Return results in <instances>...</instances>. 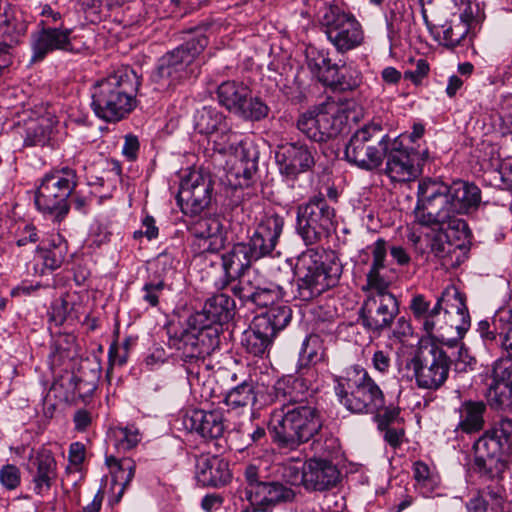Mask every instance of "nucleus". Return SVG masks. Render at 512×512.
Instances as JSON below:
<instances>
[{
  "mask_svg": "<svg viewBox=\"0 0 512 512\" xmlns=\"http://www.w3.org/2000/svg\"><path fill=\"white\" fill-rule=\"evenodd\" d=\"M311 377L297 370L295 376L279 379L273 386L276 398L282 399L283 404L270 413L267 429L279 449L296 450L322 429L321 413L308 399Z\"/></svg>",
  "mask_w": 512,
  "mask_h": 512,
  "instance_id": "obj_1",
  "label": "nucleus"
},
{
  "mask_svg": "<svg viewBox=\"0 0 512 512\" xmlns=\"http://www.w3.org/2000/svg\"><path fill=\"white\" fill-rule=\"evenodd\" d=\"M234 314V300L225 293L215 294L202 311L188 317L187 328L169 337V345L179 352L188 376L199 377L201 364L220 344L222 325Z\"/></svg>",
  "mask_w": 512,
  "mask_h": 512,
  "instance_id": "obj_2",
  "label": "nucleus"
},
{
  "mask_svg": "<svg viewBox=\"0 0 512 512\" xmlns=\"http://www.w3.org/2000/svg\"><path fill=\"white\" fill-rule=\"evenodd\" d=\"M210 27V23L201 22L186 29L184 33L191 37L158 59L152 74V81L157 84V89L173 90L198 76L200 67L196 59L209 44L206 32Z\"/></svg>",
  "mask_w": 512,
  "mask_h": 512,
  "instance_id": "obj_3",
  "label": "nucleus"
},
{
  "mask_svg": "<svg viewBox=\"0 0 512 512\" xmlns=\"http://www.w3.org/2000/svg\"><path fill=\"white\" fill-rule=\"evenodd\" d=\"M140 85L133 69H119L98 80L91 89V108L106 122H118L135 107V96Z\"/></svg>",
  "mask_w": 512,
  "mask_h": 512,
  "instance_id": "obj_4",
  "label": "nucleus"
},
{
  "mask_svg": "<svg viewBox=\"0 0 512 512\" xmlns=\"http://www.w3.org/2000/svg\"><path fill=\"white\" fill-rule=\"evenodd\" d=\"M342 266L333 253L309 249L301 253L295 264L297 297L310 301L330 288L340 279Z\"/></svg>",
  "mask_w": 512,
  "mask_h": 512,
  "instance_id": "obj_5",
  "label": "nucleus"
},
{
  "mask_svg": "<svg viewBox=\"0 0 512 512\" xmlns=\"http://www.w3.org/2000/svg\"><path fill=\"white\" fill-rule=\"evenodd\" d=\"M473 471L483 480L498 479L506 469L505 456L512 450V420L501 418L472 446Z\"/></svg>",
  "mask_w": 512,
  "mask_h": 512,
  "instance_id": "obj_6",
  "label": "nucleus"
},
{
  "mask_svg": "<svg viewBox=\"0 0 512 512\" xmlns=\"http://www.w3.org/2000/svg\"><path fill=\"white\" fill-rule=\"evenodd\" d=\"M213 151L222 155H234L235 162L227 172V181L234 188H248L258 180L259 151L251 143L225 123L211 135Z\"/></svg>",
  "mask_w": 512,
  "mask_h": 512,
  "instance_id": "obj_7",
  "label": "nucleus"
},
{
  "mask_svg": "<svg viewBox=\"0 0 512 512\" xmlns=\"http://www.w3.org/2000/svg\"><path fill=\"white\" fill-rule=\"evenodd\" d=\"M335 394L340 403L353 413L373 414L384 408L385 395L369 372L354 365L345 376L335 379Z\"/></svg>",
  "mask_w": 512,
  "mask_h": 512,
  "instance_id": "obj_8",
  "label": "nucleus"
},
{
  "mask_svg": "<svg viewBox=\"0 0 512 512\" xmlns=\"http://www.w3.org/2000/svg\"><path fill=\"white\" fill-rule=\"evenodd\" d=\"M77 186L76 171L70 167L54 169L40 180L35 205L47 218L62 222L69 212L68 198Z\"/></svg>",
  "mask_w": 512,
  "mask_h": 512,
  "instance_id": "obj_9",
  "label": "nucleus"
},
{
  "mask_svg": "<svg viewBox=\"0 0 512 512\" xmlns=\"http://www.w3.org/2000/svg\"><path fill=\"white\" fill-rule=\"evenodd\" d=\"M243 476L245 485L242 493L250 504L248 507L256 512H271L276 504L290 502L295 498L294 490L270 479L263 466L248 464Z\"/></svg>",
  "mask_w": 512,
  "mask_h": 512,
  "instance_id": "obj_10",
  "label": "nucleus"
},
{
  "mask_svg": "<svg viewBox=\"0 0 512 512\" xmlns=\"http://www.w3.org/2000/svg\"><path fill=\"white\" fill-rule=\"evenodd\" d=\"M319 25L327 40L340 54L352 51L364 42L361 23L353 13L338 4H327L320 10Z\"/></svg>",
  "mask_w": 512,
  "mask_h": 512,
  "instance_id": "obj_11",
  "label": "nucleus"
},
{
  "mask_svg": "<svg viewBox=\"0 0 512 512\" xmlns=\"http://www.w3.org/2000/svg\"><path fill=\"white\" fill-rule=\"evenodd\" d=\"M389 138L382 124L372 121L352 134L345 145V159L363 170L372 171L382 164Z\"/></svg>",
  "mask_w": 512,
  "mask_h": 512,
  "instance_id": "obj_12",
  "label": "nucleus"
},
{
  "mask_svg": "<svg viewBox=\"0 0 512 512\" xmlns=\"http://www.w3.org/2000/svg\"><path fill=\"white\" fill-rule=\"evenodd\" d=\"M452 359L436 344L422 345L406 360V368L411 370L417 386L436 391L448 379Z\"/></svg>",
  "mask_w": 512,
  "mask_h": 512,
  "instance_id": "obj_13",
  "label": "nucleus"
},
{
  "mask_svg": "<svg viewBox=\"0 0 512 512\" xmlns=\"http://www.w3.org/2000/svg\"><path fill=\"white\" fill-rule=\"evenodd\" d=\"M30 65L43 62L55 51L80 54L87 49L85 43L77 40L71 28L37 23V29L30 34Z\"/></svg>",
  "mask_w": 512,
  "mask_h": 512,
  "instance_id": "obj_14",
  "label": "nucleus"
},
{
  "mask_svg": "<svg viewBox=\"0 0 512 512\" xmlns=\"http://www.w3.org/2000/svg\"><path fill=\"white\" fill-rule=\"evenodd\" d=\"M346 123L344 111L334 103H322L301 113L297 129L308 139L325 143L337 137Z\"/></svg>",
  "mask_w": 512,
  "mask_h": 512,
  "instance_id": "obj_15",
  "label": "nucleus"
},
{
  "mask_svg": "<svg viewBox=\"0 0 512 512\" xmlns=\"http://www.w3.org/2000/svg\"><path fill=\"white\" fill-rule=\"evenodd\" d=\"M214 180L205 169L190 171L181 181L177 202L184 215L201 216L209 209L213 199Z\"/></svg>",
  "mask_w": 512,
  "mask_h": 512,
  "instance_id": "obj_16",
  "label": "nucleus"
},
{
  "mask_svg": "<svg viewBox=\"0 0 512 512\" xmlns=\"http://www.w3.org/2000/svg\"><path fill=\"white\" fill-rule=\"evenodd\" d=\"M384 158L386 174L396 182H407L421 173V166L429 156L427 149L422 152L414 148L404 147L399 137L389 138Z\"/></svg>",
  "mask_w": 512,
  "mask_h": 512,
  "instance_id": "obj_17",
  "label": "nucleus"
},
{
  "mask_svg": "<svg viewBox=\"0 0 512 512\" xmlns=\"http://www.w3.org/2000/svg\"><path fill=\"white\" fill-rule=\"evenodd\" d=\"M27 29L22 12L0 0V66L6 69L13 63L15 49L22 43Z\"/></svg>",
  "mask_w": 512,
  "mask_h": 512,
  "instance_id": "obj_18",
  "label": "nucleus"
},
{
  "mask_svg": "<svg viewBox=\"0 0 512 512\" xmlns=\"http://www.w3.org/2000/svg\"><path fill=\"white\" fill-rule=\"evenodd\" d=\"M449 188L450 186L430 178L419 182L415 210L427 219L419 221L418 224H446L449 220Z\"/></svg>",
  "mask_w": 512,
  "mask_h": 512,
  "instance_id": "obj_19",
  "label": "nucleus"
},
{
  "mask_svg": "<svg viewBox=\"0 0 512 512\" xmlns=\"http://www.w3.org/2000/svg\"><path fill=\"white\" fill-rule=\"evenodd\" d=\"M489 348H499L500 357L494 362L492 382L489 384L487 398L496 409L512 407V355H506L501 343L481 337Z\"/></svg>",
  "mask_w": 512,
  "mask_h": 512,
  "instance_id": "obj_20",
  "label": "nucleus"
},
{
  "mask_svg": "<svg viewBox=\"0 0 512 512\" xmlns=\"http://www.w3.org/2000/svg\"><path fill=\"white\" fill-rule=\"evenodd\" d=\"M398 313L399 303L394 294L366 295L359 318L367 331L380 335L390 328Z\"/></svg>",
  "mask_w": 512,
  "mask_h": 512,
  "instance_id": "obj_21",
  "label": "nucleus"
},
{
  "mask_svg": "<svg viewBox=\"0 0 512 512\" xmlns=\"http://www.w3.org/2000/svg\"><path fill=\"white\" fill-rule=\"evenodd\" d=\"M315 154L316 149L304 142H286L277 146L275 159L281 175L294 180L313 169Z\"/></svg>",
  "mask_w": 512,
  "mask_h": 512,
  "instance_id": "obj_22",
  "label": "nucleus"
},
{
  "mask_svg": "<svg viewBox=\"0 0 512 512\" xmlns=\"http://www.w3.org/2000/svg\"><path fill=\"white\" fill-rule=\"evenodd\" d=\"M449 202L447 214L449 220L446 224H466L457 215L470 214L475 211L481 202V191L474 183L455 181L449 188Z\"/></svg>",
  "mask_w": 512,
  "mask_h": 512,
  "instance_id": "obj_23",
  "label": "nucleus"
},
{
  "mask_svg": "<svg viewBox=\"0 0 512 512\" xmlns=\"http://www.w3.org/2000/svg\"><path fill=\"white\" fill-rule=\"evenodd\" d=\"M439 299L443 307L444 324L455 329L459 336H463L470 327L465 296L456 286L450 285L443 290Z\"/></svg>",
  "mask_w": 512,
  "mask_h": 512,
  "instance_id": "obj_24",
  "label": "nucleus"
},
{
  "mask_svg": "<svg viewBox=\"0 0 512 512\" xmlns=\"http://www.w3.org/2000/svg\"><path fill=\"white\" fill-rule=\"evenodd\" d=\"M34 492L37 495H47L57 478V462L53 453L48 449L37 452L28 463Z\"/></svg>",
  "mask_w": 512,
  "mask_h": 512,
  "instance_id": "obj_25",
  "label": "nucleus"
},
{
  "mask_svg": "<svg viewBox=\"0 0 512 512\" xmlns=\"http://www.w3.org/2000/svg\"><path fill=\"white\" fill-rule=\"evenodd\" d=\"M373 261L366 275V285L363 291L366 295L391 293L389 287L394 280V275L389 274L384 265L386 257V242L378 239L371 248Z\"/></svg>",
  "mask_w": 512,
  "mask_h": 512,
  "instance_id": "obj_26",
  "label": "nucleus"
},
{
  "mask_svg": "<svg viewBox=\"0 0 512 512\" xmlns=\"http://www.w3.org/2000/svg\"><path fill=\"white\" fill-rule=\"evenodd\" d=\"M340 471L328 460L312 458L304 465L306 489L325 491L334 488L340 481Z\"/></svg>",
  "mask_w": 512,
  "mask_h": 512,
  "instance_id": "obj_27",
  "label": "nucleus"
},
{
  "mask_svg": "<svg viewBox=\"0 0 512 512\" xmlns=\"http://www.w3.org/2000/svg\"><path fill=\"white\" fill-rule=\"evenodd\" d=\"M478 332L481 337L496 340L502 344L506 355H512V310L499 309L491 321L482 320L478 323Z\"/></svg>",
  "mask_w": 512,
  "mask_h": 512,
  "instance_id": "obj_28",
  "label": "nucleus"
},
{
  "mask_svg": "<svg viewBox=\"0 0 512 512\" xmlns=\"http://www.w3.org/2000/svg\"><path fill=\"white\" fill-rule=\"evenodd\" d=\"M195 474L202 486L221 487L231 479L228 462L218 456L202 455L197 458Z\"/></svg>",
  "mask_w": 512,
  "mask_h": 512,
  "instance_id": "obj_29",
  "label": "nucleus"
},
{
  "mask_svg": "<svg viewBox=\"0 0 512 512\" xmlns=\"http://www.w3.org/2000/svg\"><path fill=\"white\" fill-rule=\"evenodd\" d=\"M188 422L191 431L206 440L218 439L225 431L224 412L221 408L208 411L194 410L186 420L187 426Z\"/></svg>",
  "mask_w": 512,
  "mask_h": 512,
  "instance_id": "obj_30",
  "label": "nucleus"
},
{
  "mask_svg": "<svg viewBox=\"0 0 512 512\" xmlns=\"http://www.w3.org/2000/svg\"><path fill=\"white\" fill-rule=\"evenodd\" d=\"M188 230L195 238L194 245L201 252H218L228 241L226 226H188Z\"/></svg>",
  "mask_w": 512,
  "mask_h": 512,
  "instance_id": "obj_31",
  "label": "nucleus"
},
{
  "mask_svg": "<svg viewBox=\"0 0 512 512\" xmlns=\"http://www.w3.org/2000/svg\"><path fill=\"white\" fill-rule=\"evenodd\" d=\"M299 224H337L335 209L330 207L324 197H315L308 203L300 205L296 211Z\"/></svg>",
  "mask_w": 512,
  "mask_h": 512,
  "instance_id": "obj_32",
  "label": "nucleus"
},
{
  "mask_svg": "<svg viewBox=\"0 0 512 512\" xmlns=\"http://www.w3.org/2000/svg\"><path fill=\"white\" fill-rule=\"evenodd\" d=\"M257 260L252 255L249 245L237 243L232 249L222 255V265L227 279H234L250 270L251 263Z\"/></svg>",
  "mask_w": 512,
  "mask_h": 512,
  "instance_id": "obj_33",
  "label": "nucleus"
},
{
  "mask_svg": "<svg viewBox=\"0 0 512 512\" xmlns=\"http://www.w3.org/2000/svg\"><path fill=\"white\" fill-rule=\"evenodd\" d=\"M218 103L232 114H236L247 97L250 96V88L240 81L226 80L218 85Z\"/></svg>",
  "mask_w": 512,
  "mask_h": 512,
  "instance_id": "obj_34",
  "label": "nucleus"
},
{
  "mask_svg": "<svg viewBox=\"0 0 512 512\" xmlns=\"http://www.w3.org/2000/svg\"><path fill=\"white\" fill-rule=\"evenodd\" d=\"M486 405L483 401H465L459 408V423L455 432L473 434L484 428Z\"/></svg>",
  "mask_w": 512,
  "mask_h": 512,
  "instance_id": "obj_35",
  "label": "nucleus"
},
{
  "mask_svg": "<svg viewBox=\"0 0 512 512\" xmlns=\"http://www.w3.org/2000/svg\"><path fill=\"white\" fill-rule=\"evenodd\" d=\"M282 232V226H257L250 240L246 245L257 260L263 256L271 254L274 250L279 236Z\"/></svg>",
  "mask_w": 512,
  "mask_h": 512,
  "instance_id": "obj_36",
  "label": "nucleus"
},
{
  "mask_svg": "<svg viewBox=\"0 0 512 512\" xmlns=\"http://www.w3.org/2000/svg\"><path fill=\"white\" fill-rule=\"evenodd\" d=\"M292 319V309L286 304H277L269 307L265 312L254 317L256 324L260 329L276 337L278 332L285 329Z\"/></svg>",
  "mask_w": 512,
  "mask_h": 512,
  "instance_id": "obj_37",
  "label": "nucleus"
},
{
  "mask_svg": "<svg viewBox=\"0 0 512 512\" xmlns=\"http://www.w3.org/2000/svg\"><path fill=\"white\" fill-rule=\"evenodd\" d=\"M253 381H243L237 386L231 388L224 397V403L229 411H235L240 415L244 413L249 406H254L257 402V392Z\"/></svg>",
  "mask_w": 512,
  "mask_h": 512,
  "instance_id": "obj_38",
  "label": "nucleus"
},
{
  "mask_svg": "<svg viewBox=\"0 0 512 512\" xmlns=\"http://www.w3.org/2000/svg\"><path fill=\"white\" fill-rule=\"evenodd\" d=\"M324 358V349L322 342L317 335L307 336L301 346L299 352V359L297 363V370L300 373H307L314 376L315 371L313 367L321 362Z\"/></svg>",
  "mask_w": 512,
  "mask_h": 512,
  "instance_id": "obj_39",
  "label": "nucleus"
},
{
  "mask_svg": "<svg viewBox=\"0 0 512 512\" xmlns=\"http://www.w3.org/2000/svg\"><path fill=\"white\" fill-rule=\"evenodd\" d=\"M259 326L253 320L249 330L243 333L241 341L246 351L254 356H263L268 352L275 338L268 330L260 329Z\"/></svg>",
  "mask_w": 512,
  "mask_h": 512,
  "instance_id": "obj_40",
  "label": "nucleus"
},
{
  "mask_svg": "<svg viewBox=\"0 0 512 512\" xmlns=\"http://www.w3.org/2000/svg\"><path fill=\"white\" fill-rule=\"evenodd\" d=\"M261 284L262 279L254 271L249 270L234 279H227L222 287L230 286L233 294L243 303H247Z\"/></svg>",
  "mask_w": 512,
  "mask_h": 512,
  "instance_id": "obj_41",
  "label": "nucleus"
},
{
  "mask_svg": "<svg viewBox=\"0 0 512 512\" xmlns=\"http://www.w3.org/2000/svg\"><path fill=\"white\" fill-rule=\"evenodd\" d=\"M107 441L118 453H125L138 445L141 434L135 425L114 427L109 430Z\"/></svg>",
  "mask_w": 512,
  "mask_h": 512,
  "instance_id": "obj_42",
  "label": "nucleus"
},
{
  "mask_svg": "<svg viewBox=\"0 0 512 512\" xmlns=\"http://www.w3.org/2000/svg\"><path fill=\"white\" fill-rule=\"evenodd\" d=\"M387 27L390 30L410 31L414 22V12L411 6H406L403 0H393L388 3L386 15Z\"/></svg>",
  "mask_w": 512,
  "mask_h": 512,
  "instance_id": "obj_43",
  "label": "nucleus"
},
{
  "mask_svg": "<svg viewBox=\"0 0 512 512\" xmlns=\"http://www.w3.org/2000/svg\"><path fill=\"white\" fill-rule=\"evenodd\" d=\"M225 123V115L210 106L202 107L194 115V128L200 134L212 135Z\"/></svg>",
  "mask_w": 512,
  "mask_h": 512,
  "instance_id": "obj_44",
  "label": "nucleus"
},
{
  "mask_svg": "<svg viewBox=\"0 0 512 512\" xmlns=\"http://www.w3.org/2000/svg\"><path fill=\"white\" fill-rule=\"evenodd\" d=\"M458 228L459 226H447V229H444L443 226H439L438 229H431V232L426 234L430 249L436 257L444 258L454 248L459 247L458 245L454 246L449 239V232L455 233Z\"/></svg>",
  "mask_w": 512,
  "mask_h": 512,
  "instance_id": "obj_45",
  "label": "nucleus"
},
{
  "mask_svg": "<svg viewBox=\"0 0 512 512\" xmlns=\"http://www.w3.org/2000/svg\"><path fill=\"white\" fill-rule=\"evenodd\" d=\"M270 107L259 96H249L235 114L240 119L251 122H260L269 116Z\"/></svg>",
  "mask_w": 512,
  "mask_h": 512,
  "instance_id": "obj_46",
  "label": "nucleus"
},
{
  "mask_svg": "<svg viewBox=\"0 0 512 512\" xmlns=\"http://www.w3.org/2000/svg\"><path fill=\"white\" fill-rule=\"evenodd\" d=\"M469 30L470 24L463 15L446 22L443 25V38L446 45L449 47L465 45Z\"/></svg>",
  "mask_w": 512,
  "mask_h": 512,
  "instance_id": "obj_47",
  "label": "nucleus"
},
{
  "mask_svg": "<svg viewBox=\"0 0 512 512\" xmlns=\"http://www.w3.org/2000/svg\"><path fill=\"white\" fill-rule=\"evenodd\" d=\"M362 83V74L359 70L351 67L342 65L339 66L337 75L332 81L330 89L338 92H347L357 89Z\"/></svg>",
  "mask_w": 512,
  "mask_h": 512,
  "instance_id": "obj_48",
  "label": "nucleus"
},
{
  "mask_svg": "<svg viewBox=\"0 0 512 512\" xmlns=\"http://www.w3.org/2000/svg\"><path fill=\"white\" fill-rule=\"evenodd\" d=\"M106 464L113 473L115 482L123 488L129 485L135 474V463L130 458H117L114 455L106 456Z\"/></svg>",
  "mask_w": 512,
  "mask_h": 512,
  "instance_id": "obj_49",
  "label": "nucleus"
},
{
  "mask_svg": "<svg viewBox=\"0 0 512 512\" xmlns=\"http://www.w3.org/2000/svg\"><path fill=\"white\" fill-rule=\"evenodd\" d=\"M284 297L283 288L276 284H261L249 302L258 307L274 306L275 302Z\"/></svg>",
  "mask_w": 512,
  "mask_h": 512,
  "instance_id": "obj_50",
  "label": "nucleus"
},
{
  "mask_svg": "<svg viewBox=\"0 0 512 512\" xmlns=\"http://www.w3.org/2000/svg\"><path fill=\"white\" fill-rule=\"evenodd\" d=\"M168 289V285L160 276L149 278L141 289L142 300L151 307H156L159 304L160 297L164 291Z\"/></svg>",
  "mask_w": 512,
  "mask_h": 512,
  "instance_id": "obj_51",
  "label": "nucleus"
},
{
  "mask_svg": "<svg viewBox=\"0 0 512 512\" xmlns=\"http://www.w3.org/2000/svg\"><path fill=\"white\" fill-rule=\"evenodd\" d=\"M443 311L442 304L440 303V299L438 298L435 306L430 309L428 308V313H426L423 320V328L429 335L438 334L440 337H443V330L447 327L444 322L442 323L440 319L441 312Z\"/></svg>",
  "mask_w": 512,
  "mask_h": 512,
  "instance_id": "obj_52",
  "label": "nucleus"
},
{
  "mask_svg": "<svg viewBox=\"0 0 512 512\" xmlns=\"http://www.w3.org/2000/svg\"><path fill=\"white\" fill-rule=\"evenodd\" d=\"M239 432L242 433L243 443L246 448L254 444L261 445L267 442L266 428L262 425L249 422L241 425Z\"/></svg>",
  "mask_w": 512,
  "mask_h": 512,
  "instance_id": "obj_53",
  "label": "nucleus"
},
{
  "mask_svg": "<svg viewBox=\"0 0 512 512\" xmlns=\"http://www.w3.org/2000/svg\"><path fill=\"white\" fill-rule=\"evenodd\" d=\"M51 128L48 125L35 123L26 129L25 146H45L50 141Z\"/></svg>",
  "mask_w": 512,
  "mask_h": 512,
  "instance_id": "obj_54",
  "label": "nucleus"
},
{
  "mask_svg": "<svg viewBox=\"0 0 512 512\" xmlns=\"http://www.w3.org/2000/svg\"><path fill=\"white\" fill-rule=\"evenodd\" d=\"M306 63L312 75L328 65L332 59L330 53L325 49H318L315 46H308L305 51Z\"/></svg>",
  "mask_w": 512,
  "mask_h": 512,
  "instance_id": "obj_55",
  "label": "nucleus"
},
{
  "mask_svg": "<svg viewBox=\"0 0 512 512\" xmlns=\"http://www.w3.org/2000/svg\"><path fill=\"white\" fill-rule=\"evenodd\" d=\"M414 479L417 484L430 492L437 485V476L430 470L423 461H416L413 465Z\"/></svg>",
  "mask_w": 512,
  "mask_h": 512,
  "instance_id": "obj_56",
  "label": "nucleus"
},
{
  "mask_svg": "<svg viewBox=\"0 0 512 512\" xmlns=\"http://www.w3.org/2000/svg\"><path fill=\"white\" fill-rule=\"evenodd\" d=\"M72 308V304L64 298L56 299L48 312L49 320L56 326L62 325L70 317Z\"/></svg>",
  "mask_w": 512,
  "mask_h": 512,
  "instance_id": "obj_57",
  "label": "nucleus"
},
{
  "mask_svg": "<svg viewBox=\"0 0 512 512\" xmlns=\"http://www.w3.org/2000/svg\"><path fill=\"white\" fill-rule=\"evenodd\" d=\"M297 233L306 245H314L329 234L325 226H296Z\"/></svg>",
  "mask_w": 512,
  "mask_h": 512,
  "instance_id": "obj_58",
  "label": "nucleus"
},
{
  "mask_svg": "<svg viewBox=\"0 0 512 512\" xmlns=\"http://www.w3.org/2000/svg\"><path fill=\"white\" fill-rule=\"evenodd\" d=\"M0 483L7 490H15L21 483L20 469L13 464H6L0 469Z\"/></svg>",
  "mask_w": 512,
  "mask_h": 512,
  "instance_id": "obj_59",
  "label": "nucleus"
},
{
  "mask_svg": "<svg viewBox=\"0 0 512 512\" xmlns=\"http://www.w3.org/2000/svg\"><path fill=\"white\" fill-rule=\"evenodd\" d=\"M452 363L454 364V370L457 373H467L475 369L477 361L470 355L469 350L461 345L458 348L457 355L454 360H452Z\"/></svg>",
  "mask_w": 512,
  "mask_h": 512,
  "instance_id": "obj_60",
  "label": "nucleus"
},
{
  "mask_svg": "<svg viewBox=\"0 0 512 512\" xmlns=\"http://www.w3.org/2000/svg\"><path fill=\"white\" fill-rule=\"evenodd\" d=\"M500 479H502V476L498 479L491 480L493 483L485 487L480 494L483 495L484 498H489L492 511L500 508L504 502V488L499 484Z\"/></svg>",
  "mask_w": 512,
  "mask_h": 512,
  "instance_id": "obj_61",
  "label": "nucleus"
},
{
  "mask_svg": "<svg viewBox=\"0 0 512 512\" xmlns=\"http://www.w3.org/2000/svg\"><path fill=\"white\" fill-rule=\"evenodd\" d=\"M374 414L378 424V429L384 430V428L390 427L393 423L398 421L400 409L393 405H384V408Z\"/></svg>",
  "mask_w": 512,
  "mask_h": 512,
  "instance_id": "obj_62",
  "label": "nucleus"
},
{
  "mask_svg": "<svg viewBox=\"0 0 512 512\" xmlns=\"http://www.w3.org/2000/svg\"><path fill=\"white\" fill-rule=\"evenodd\" d=\"M220 217L221 219H217L218 222L224 221L230 224H243L245 222L244 209L239 203L226 206Z\"/></svg>",
  "mask_w": 512,
  "mask_h": 512,
  "instance_id": "obj_63",
  "label": "nucleus"
},
{
  "mask_svg": "<svg viewBox=\"0 0 512 512\" xmlns=\"http://www.w3.org/2000/svg\"><path fill=\"white\" fill-rule=\"evenodd\" d=\"M494 185L512 190V164L503 163L500 170L492 171Z\"/></svg>",
  "mask_w": 512,
  "mask_h": 512,
  "instance_id": "obj_64",
  "label": "nucleus"
}]
</instances>
